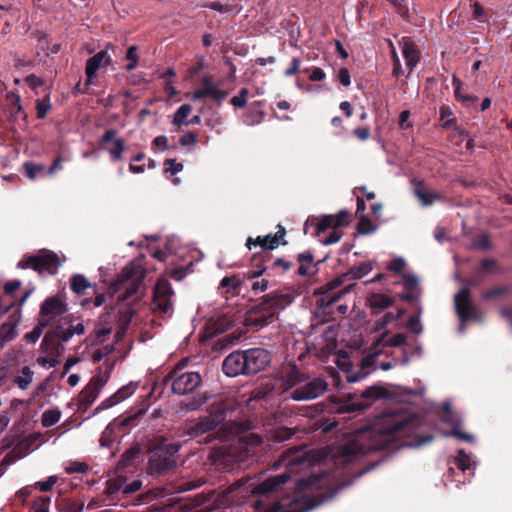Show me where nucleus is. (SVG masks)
<instances>
[{
    "label": "nucleus",
    "mask_w": 512,
    "mask_h": 512,
    "mask_svg": "<svg viewBox=\"0 0 512 512\" xmlns=\"http://www.w3.org/2000/svg\"><path fill=\"white\" fill-rule=\"evenodd\" d=\"M421 419L418 415H400L388 417L367 434L348 440L337 449L336 458L348 464L358 456L371 451H395L404 447H419L432 441L433 436H420L418 429Z\"/></svg>",
    "instance_id": "obj_1"
},
{
    "label": "nucleus",
    "mask_w": 512,
    "mask_h": 512,
    "mask_svg": "<svg viewBox=\"0 0 512 512\" xmlns=\"http://www.w3.org/2000/svg\"><path fill=\"white\" fill-rule=\"evenodd\" d=\"M292 302L293 296L290 293L274 291L266 294L248 309L244 323L256 329L267 326L275 320L279 310L285 309Z\"/></svg>",
    "instance_id": "obj_2"
},
{
    "label": "nucleus",
    "mask_w": 512,
    "mask_h": 512,
    "mask_svg": "<svg viewBox=\"0 0 512 512\" xmlns=\"http://www.w3.org/2000/svg\"><path fill=\"white\" fill-rule=\"evenodd\" d=\"M21 286V281L18 279L11 280L5 283L2 291V315L8 313L13 308L10 315V321L2 324V342L10 341L17 335L16 326L21 319L20 307L26 302L32 293V290H27L23 295L14 299V292Z\"/></svg>",
    "instance_id": "obj_3"
},
{
    "label": "nucleus",
    "mask_w": 512,
    "mask_h": 512,
    "mask_svg": "<svg viewBox=\"0 0 512 512\" xmlns=\"http://www.w3.org/2000/svg\"><path fill=\"white\" fill-rule=\"evenodd\" d=\"M187 360L177 363L162 379V384L171 383L174 394L186 395L195 391L202 383L198 372L185 370Z\"/></svg>",
    "instance_id": "obj_4"
},
{
    "label": "nucleus",
    "mask_w": 512,
    "mask_h": 512,
    "mask_svg": "<svg viewBox=\"0 0 512 512\" xmlns=\"http://www.w3.org/2000/svg\"><path fill=\"white\" fill-rule=\"evenodd\" d=\"M61 265L59 256L48 249H41L35 254H26L18 262L17 267L21 269H33L39 275H56Z\"/></svg>",
    "instance_id": "obj_5"
},
{
    "label": "nucleus",
    "mask_w": 512,
    "mask_h": 512,
    "mask_svg": "<svg viewBox=\"0 0 512 512\" xmlns=\"http://www.w3.org/2000/svg\"><path fill=\"white\" fill-rule=\"evenodd\" d=\"M103 366L104 369L100 367L97 374L90 379L88 384L79 393L77 401L78 410L86 411L96 400L101 389L109 380L110 374L114 368V362L106 360Z\"/></svg>",
    "instance_id": "obj_6"
},
{
    "label": "nucleus",
    "mask_w": 512,
    "mask_h": 512,
    "mask_svg": "<svg viewBox=\"0 0 512 512\" xmlns=\"http://www.w3.org/2000/svg\"><path fill=\"white\" fill-rule=\"evenodd\" d=\"M180 449L178 443L163 444L152 450L149 458V469L153 475H162L177 465L176 454Z\"/></svg>",
    "instance_id": "obj_7"
},
{
    "label": "nucleus",
    "mask_w": 512,
    "mask_h": 512,
    "mask_svg": "<svg viewBox=\"0 0 512 512\" xmlns=\"http://www.w3.org/2000/svg\"><path fill=\"white\" fill-rule=\"evenodd\" d=\"M390 393L389 391L380 386V385H373L371 387H368L365 389L361 395L360 400L353 401L351 398L340 402L337 407L338 413H355L365 410L366 408L370 407L373 402L379 399H385L389 398Z\"/></svg>",
    "instance_id": "obj_8"
},
{
    "label": "nucleus",
    "mask_w": 512,
    "mask_h": 512,
    "mask_svg": "<svg viewBox=\"0 0 512 512\" xmlns=\"http://www.w3.org/2000/svg\"><path fill=\"white\" fill-rule=\"evenodd\" d=\"M350 214L346 210L339 211L336 215H323L321 217H309L304 224V233L308 234L311 227L314 228L313 236L318 237L328 229H338L349 224Z\"/></svg>",
    "instance_id": "obj_9"
},
{
    "label": "nucleus",
    "mask_w": 512,
    "mask_h": 512,
    "mask_svg": "<svg viewBox=\"0 0 512 512\" xmlns=\"http://www.w3.org/2000/svg\"><path fill=\"white\" fill-rule=\"evenodd\" d=\"M454 307L455 313L462 323L469 321L480 322L482 320L481 312L471 298L469 287H462L454 295Z\"/></svg>",
    "instance_id": "obj_10"
},
{
    "label": "nucleus",
    "mask_w": 512,
    "mask_h": 512,
    "mask_svg": "<svg viewBox=\"0 0 512 512\" xmlns=\"http://www.w3.org/2000/svg\"><path fill=\"white\" fill-rule=\"evenodd\" d=\"M454 307L455 313L462 323L469 321L480 322L482 320L481 312L471 298L469 287H462L454 295Z\"/></svg>",
    "instance_id": "obj_11"
},
{
    "label": "nucleus",
    "mask_w": 512,
    "mask_h": 512,
    "mask_svg": "<svg viewBox=\"0 0 512 512\" xmlns=\"http://www.w3.org/2000/svg\"><path fill=\"white\" fill-rule=\"evenodd\" d=\"M174 291L166 279H159L154 287L152 311L154 313L171 316L173 313L172 297Z\"/></svg>",
    "instance_id": "obj_12"
},
{
    "label": "nucleus",
    "mask_w": 512,
    "mask_h": 512,
    "mask_svg": "<svg viewBox=\"0 0 512 512\" xmlns=\"http://www.w3.org/2000/svg\"><path fill=\"white\" fill-rule=\"evenodd\" d=\"M327 389V381L322 377H315L293 389L289 397L295 401H309L320 397Z\"/></svg>",
    "instance_id": "obj_13"
},
{
    "label": "nucleus",
    "mask_w": 512,
    "mask_h": 512,
    "mask_svg": "<svg viewBox=\"0 0 512 512\" xmlns=\"http://www.w3.org/2000/svg\"><path fill=\"white\" fill-rule=\"evenodd\" d=\"M118 131L108 129L99 139V148L107 150L112 161H121L125 150V141L122 138H116Z\"/></svg>",
    "instance_id": "obj_14"
},
{
    "label": "nucleus",
    "mask_w": 512,
    "mask_h": 512,
    "mask_svg": "<svg viewBox=\"0 0 512 512\" xmlns=\"http://www.w3.org/2000/svg\"><path fill=\"white\" fill-rule=\"evenodd\" d=\"M68 304L59 294L47 297L40 306V320H49V325L56 317L65 314Z\"/></svg>",
    "instance_id": "obj_15"
},
{
    "label": "nucleus",
    "mask_w": 512,
    "mask_h": 512,
    "mask_svg": "<svg viewBox=\"0 0 512 512\" xmlns=\"http://www.w3.org/2000/svg\"><path fill=\"white\" fill-rule=\"evenodd\" d=\"M244 355L249 375L263 371L271 362L270 352L263 348L244 350Z\"/></svg>",
    "instance_id": "obj_16"
},
{
    "label": "nucleus",
    "mask_w": 512,
    "mask_h": 512,
    "mask_svg": "<svg viewBox=\"0 0 512 512\" xmlns=\"http://www.w3.org/2000/svg\"><path fill=\"white\" fill-rule=\"evenodd\" d=\"M222 371L228 377L249 375L244 351L237 350L225 357L222 363Z\"/></svg>",
    "instance_id": "obj_17"
},
{
    "label": "nucleus",
    "mask_w": 512,
    "mask_h": 512,
    "mask_svg": "<svg viewBox=\"0 0 512 512\" xmlns=\"http://www.w3.org/2000/svg\"><path fill=\"white\" fill-rule=\"evenodd\" d=\"M202 87L192 93L191 99L198 101L204 98H211L218 103H221L228 96V91L221 90L213 83L211 77L205 76L201 80Z\"/></svg>",
    "instance_id": "obj_18"
},
{
    "label": "nucleus",
    "mask_w": 512,
    "mask_h": 512,
    "mask_svg": "<svg viewBox=\"0 0 512 512\" xmlns=\"http://www.w3.org/2000/svg\"><path fill=\"white\" fill-rule=\"evenodd\" d=\"M271 252H256L251 257L250 269L244 274L247 279H255L268 276V264H270Z\"/></svg>",
    "instance_id": "obj_19"
},
{
    "label": "nucleus",
    "mask_w": 512,
    "mask_h": 512,
    "mask_svg": "<svg viewBox=\"0 0 512 512\" xmlns=\"http://www.w3.org/2000/svg\"><path fill=\"white\" fill-rule=\"evenodd\" d=\"M290 507L286 503L273 500L266 512H306L318 505L317 502L310 498L292 501Z\"/></svg>",
    "instance_id": "obj_20"
},
{
    "label": "nucleus",
    "mask_w": 512,
    "mask_h": 512,
    "mask_svg": "<svg viewBox=\"0 0 512 512\" xmlns=\"http://www.w3.org/2000/svg\"><path fill=\"white\" fill-rule=\"evenodd\" d=\"M235 410V402L231 399H220L211 403L207 409L208 416L218 426L223 423L228 415Z\"/></svg>",
    "instance_id": "obj_21"
},
{
    "label": "nucleus",
    "mask_w": 512,
    "mask_h": 512,
    "mask_svg": "<svg viewBox=\"0 0 512 512\" xmlns=\"http://www.w3.org/2000/svg\"><path fill=\"white\" fill-rule=\"evenodd\" d=\"M137 389V385L134 383H129L128 385L122 386L118 391H116L110 397L104 399L93 411V415L100 413L103 410L109 409L116 404L124 401L128 397H130Z\"/></svg>",
    "instance_id": "obj_22"
},
{
    "label": "nucleus",
    "mask_w": 512,
    "mask_h": 512,
    "mask_svg": "<svg viewBox=\"0 0 512 512\" xmlns=\"http://www.w3.org/2000/svg\"><path fill=\"white\" fill-rule=\"evenodd\" d=\"M218 425L208 415L191 420L186 425V434L191 438L200 437L214 431Z\"/></svg>",
    "instance_id": "obj_23"
},
{
    "label": "nucleus",
    "mask_w": 512,
    "mask_h": 512,
    "mask_svg": "<svg viewBox=\"0 0 512 512\" xmlns=\"http://www.w3.org/2000/svg\"><path fill=\"white\" fill-rule=\"evenodd\" d=\"M290 479L289 472L272 476L259 483L252 489V493L269 497L270 493L276 492L279 487Z\"/></svg>",
    "instance_id": "obj_24"
},
{
    "label": "nucleus",
    "mask_w": 512,
    "mask_h": 512,
    "mask_svg": "<svg viewBox=\"0 0 512 512\" xmlns=\"http://www.w3.org/2000/svg\"><path fill=\"white\" fill-rule=\"evenodd\" d=\"M111 57L106 50H101L96 53L94 56L90 57L86 61L85 73H86V83L85 85H91L93 83V78L96 76L97 70L102 66L109 65L111 63Z\"/></svg>",
    "instance_id": "obj_25"
},
{
    "label": "nucleus",
    "mask_w": 512,
    "mask_h": 512,
    "mask_svg": "<svg viewBox=\"0 0 512 512\" xmlns=\"http://www.w3.org/2000/svg\"><path fill=\"white\" fill-rule=\"evenodd\" d=\"M136 268L135 267H126L122 271V280L128 281V286L125 288V291L120 296L122 300H128L130 297H132L136 292L138 291L140 284L142 282L143 275L136 276Z\"/></svg>",
    "instance_id": "obj_26"
},
{
    "label": "nucleus",
    "mask_w": 512,
    "mask_h": 512,
    "mask_svg": "<svg viewBox=\"0 0 512 512\" xmlns=\"http://www.w3.org/2000/svg\"><path fill=\"white\" fill-rule=\"evenodd\" d=\"M280 461L289 472H293L297 466L306 462V451L300 447H293L281 455Z\"/></svg>",
    "instance_id": "obj_27"
},
{
    "label": "nucleus",
    "mask_w": 512,
    "mask_h": 512,
    "mask_svg": "<svg viewBox=\"0 0 512 512\" xmlns=\"http://www.w3.org/2000/svg\"><path fill=\"white\" fill-rule=\"evenodd\" d=\"M402 54L405 59L406 67L409 73H411L420 61V51L411 39L404 38L402 43Z\"/></svg>",
    "instance_id": "obj_28"
},
{
    "label": "nucleus",
    "mask_w": 512,
    "mask_h": 512,
    "mask_svg": "<svg viewBox=\"0 0 512 512\" xmlns=\"http://www.w3.org/2000/svg\"><path fill=\"white\" fill-rule=\"evenodd\" d=\"M340 281L338 279L331 281L327 284L329 286L325 291H320V298L317 299V306L320 309L326 310L330 308L334 303H336L341 298L340 292H334L333 289L339 285Z\"/></svg>",
    "instance_id": "obj_29"
},
{
    "label": "nucleus",
    "mask_w": 512,
    "mask_h": 512,
    "mask_svg": "<svg viewBox=\"0 0 512 512\" xmlns=\"http://www.w3.org/2000/svg\"><path fill=\"white\" fill-rule=\"evenodd\" d=\"M414 195L425 207L433 205L436 201L445 200V196L438 192H429L426 190L423 181H419L414 188Z\"/></svg>",
    "instance_id": "obj_30"
},
{
    "label": "nucleus",
    "mask_w": 512,
    "mask_h": 512,
    "mask_svg": "<svg viewBox=\"0 0 512 512\" xmlns=\"http://www.w3.org/2000/svg\"><path fill=\"white\" fill-rule=\"evenodd\" d=\"M7 109L5 113L8 114L10 120L17 122L22 119L25 120L26 114L20 104V97L14 93H8L6 96Z\"/></svg>",
    "instance_id": "obj_31"
},
{
    "label": "nucleus",
    "mask_w": 512,
    "mask_h": 512,
    "mask_svg": "<svg viewBox=\"0 0 512 512\" xmlns=\"http://www.w3.org/2000/svg\"><path fill=\"white\" fill-rule=\"evenodd\" d=\"M278 231L275 234H268L263 236V244L261 251H269L278 248L280 245H286L287 241L285 240L286 230L282 225L277 226Z\"/></svg>",
    "instance_id": "obj_32"
},
{
    "label": "nucleus",
    "mask_w": 512,
    "mask_h": 512,
    "mask_svg": "<svg viewBox=\"0 0 512 512\" xmlns=\"http://www.w3.org/2000/svg\"><path fill=\"white\" fill-rule=\"evenodd\" d=\"M44 352L57 359L64 353L65 347L62 342L52 336L51 333H46L41 344Z\"/></svg>",
    "instance_id": "obj_33"
},
{
    "label": "nucleus",
    "mask_w": 512,
    "mask_h": 512,
    "mask_svg": "<svg viewBox=\"0 0 512 512\" xmlns=\"http://www.w3.org/2000/svg\"><path fill=\"white\" fill-rule=\"evenodd\" d=\"M268 265V276H280L293 267V262L285 258H274L271 254L270 264Z\"/></svg>",
    "instance_id": "obj_34"
},
{
    "label": "nucleus",
    "mask_w": 512,
    "mask_h": 512,
    "mask_svg": "<svg viewBox=\"0 0 512 512\" xmlns=\"http://www.w3.org/2000/svg\"><path fill=\"white\" fill-rule=\"evenodd\" d=\"M146 413V409L141 408L136 412H131L127 414L125 417H118L114 420V424L118 425L123 433L126 432L127 429L135 426L137 424V420L140 416Z\"/></svg>",
    "instance_id": "obj_35"
},
{
    "label": "nucleus",
    "mask_w": 512,
    "mask_h": 512,
    "mask_svg": "<svg viewBox=\"0 0 512 512\" xmlns=\"http://www.w3.org/2000/svg\"><path fill=\"white\" fill-rule=\"evenodd\" d=\"M369 305L372 309L383 310L390 307L393 304V300L390 296L382 293H373L368 298Z\"/></svg>",
    "instance_id": "obj_36"
},
{
    "label": "nucleus",
    "mask_w": 512,
    "mask_h": 512,
    "mask_svg": "<svg viewBox=\"0 0 512 512\" xmlns=\"http://www.w3.org/2000/svg\"><path fill=\"white\" fill-rule=\"evenodd\" d=\"M297 261L300 263V266L297 269V274L299 276L305 277L312 274L308 270V266H310L314 261V255L311 251L299 253L297 255Z\"/></svg>",
    "instance_id": "obj_37"
},
{
    "label": "nucleus",
    "mask_w": 512,
    "mask_h": 512,
    "mask_svg": "<svg viewBox=\"0 0 512 512\" xmlns=\"http://www.w3.org/2000/svg\"><path fill=\"white\" fill-rule=\"evenodd\" d=\"M91 284L82 274H75L70 279V288L77 295H83Z\"/></svg>",
    "instance_id": "obj_38"
},
{
    "label": "nucleus",
    "mask_w": 512,
    "mask_h": 512,
    "mask_svg": "<svg viewBox=\"0 0 512 512\" xmlns=\"http://www.w3.org/2000/svg\"><path fill=\"white\" fill-rule=\"evenodd\" d=\"M512 292V284H504L487 290L482 294L484 301L496 300Z\"/></svg>",
    "instance_id": "obj_39"
},
{
    "label": "nucleus",
    "mask_w": 512,
    "mask_h": 512,
    "mask_svg": "<svg viewBox=\"0 0 512 512\" xmlns=\"http://www.w3.org/2000/svg\"><path fill=\"white\" fill-rule=\"evenodd\" d=\"M220 286L223 289H226L225 293L236 295L239 293V290L242 286V280L238 275H233L230 277L227 276L221 280Z\"/></svg>",
    "instance_id": "obj_40"
},
{
    "label": "nucleus",
    "mask_w": 512,
    "mask_h": 512,
    "mask_svg": "<svg viewBox=\"0 0 512 512\" xmlns=\"http://www.w3.org/2000/svg\"><path fill=\"white\" fill-rule=\"evenodd\" d=\"M372 270L370 262H362L360 265L350 268L342 277L349 280L361 279Z\"/></svg>",
    "instance_id": "obj_41"
},
{
    "label": "nucleus",
    "mask_w": 512,
    "mask_h": 512,
    "mask_svg": "<svg viewBox=\"0 0 512 512\" xmlns=\"http://www.w3.org/2000/svg\"><path fill=\"white\" fill-rule=\"evenodd\" d=\"M452 82H453V85L455 86L454 94H455V98L457 101L462 102L467 107H471L477 102V100H478L477 96L469 95V94H465V95L461 94V92H460L461 81L457 78V76H455V75L453 76Z\"/></svg>",
    "instance_id": "obj_42"
},
{
    "label": "nucleus",
    "mask_w": 512,
    "mask_h": 512,
    "mask_svg": "<svg viewBox=\"0 0 512 512\" xmlns=\"http://www.w3.org/2000/svg\"><path fill=\"white\" fill-rule=\"evenodd\" d=\"M191 111L192 107L190 104L181 105L174 113L172 124L177 127L187 126V117L190 115Z\"/></svg>",
    "instance_id": "obj_43"
},
{
    "label": "nucleus",
    "mask_w": 512,
    "mask_h": 512,
    "mask_svg": "<svg viewBox=\"0 0 512 512\" xmlns=\"http://www.w3.org/2000/svg\"><path fill=\"white\" fill-rule=\"evenodd\" d=\"M478 272L482 274L494 273L501 274L503 271L499 266V263L496 259L493 258H484L481 260Z\"/></svg>",
    "instance_id": "obj_44"
},
{
    "label": "nucleus",
    "mask_w": 512,
    "mask_h": 512,
    "mask_svg": "<svg viewBox=\"0 0 512 512\" xmlns=\"http://www.w3.org/2000/svg\"><path fill=\"white\" fill-rule=\"evenodd\" d=\"M377 226L372 223L370 218L365 215H361L359 217V222L357 224L356 230L361 235H366L375 232Z\"/></svg>",
    "instance_id": "obj_45"
},
{
    "label": "nucleus",
    "mask_w": 512,
    "mask_h": 512,
    "mask_svg": "<svg viewBox=\"0 0 512 512\" xmlns=\"http://www.w3.org/2000/svg\"><path fill=\"white\" fill-rule=\"evenodd\" d=\"M31 382L32 371L28 366L23 367L22 375H18L14 378V383L22 390H26Z\"/></svg>",
    "instance_id": "obj_46"
},
{
    "label": "nucleus",
    "mask_w": 512,
    "mask_h": 512,
    "mask_svg": "<svg viewBox=\"0 0 512 512\" xmlns=\"http://www.w3.org/2000/svg\"><path fill=\"white\" fill-rule=\"evenodd\" d=\"M119 491L124 492V478L117 477L114 479H109L106 482L105 493L108 496H113L114 494L118 493Z\"/></svg>",
    "instance_id": "obj_47"
},
{
    "label": "nucleus",
    "mask_w": 512,
    "mask_h": 512,
    "mask_svg": "<svg viewBox=\"0 0 512 512\" xmlns=\"http://www.w3.org/2000/svg\"><path fill=\"white\" fill-rule=\"evenodd\" d=\"M49 326V320H39L38 324L29 333H26L24 338L27 342L35 343L41 336L43 329Z\"/></svg>",
    "instance_id": "obj_48"
},
{
    "label": "nucleus",
    "mask_w": 512,
    "mask_h": 512,
    "mask_svg": "<svg viewBox=\"0 0 512 512\" xmlns=\"http://www.w3.org/2000/svg\"><path fill=\"white\" fill-rule=\"evenodd\" d=\"M50 502L49 496H39L32 502L29 512H49Z\"/></svg>",
    "instance_id": "obj_49"
},
{
    "label": "nucleus",
    "mask_w": 512,
    "mask_h": 512,
    "mask_svg": "<svg viewBox=\"0 0 512 512\" xmlns=\"http://www.w3.org/2000/svg\"><path fill=\"white\" fill-rule=\"evenodd\" d=\"M61 417V412L59 410L50 409L43 413L42 415V425L43 427H51L55 425Z\"/></svg>",
    "instance_id": "obj_50"
},
{
    "label": "nucleus",
    "mask_w": 512,
    "mask_h": 512,
    "mask_svg": "<svg viewBox=\"0 0 512 512\" xmlns=\"http://www.w3.org/2000/svg\"><path fill=\"white\" fill-rule=\"evenodd\" d=\"M269 276H261L259 278L250 279L251 283V291L255 294L265 292L270 287Z\"/></svg>",
    "instance_id": "obj_51"
},
{
    "label": "nucleus",
    "mask_w": 512,
    "mask_h": 512,
    "mask_svg": "<svg viewBox=\"0 0 512 512\" xmlns=\"http://www.w3.org/2000/svg\"><path fill=\"white\" fill-rule=\"evenodd\" d=\"M25 174L31 180H34L40 173L44 172L45 166L42 164H36L33 162H25L23 164Z\"/></svg>",
    "instance_id": "obj_52"
},
{
    "label": "nucleus",
    "mask_w": 512,
    "mask_h": 512,
    "mask_svg": "<svg viewBox=\"0 0 512 512\" xmlns=\"http://www.w3.org/2000/svg\"><path fill=\"white\" fill-rule=\"evenodd\" d=\"M54 338L59 340L60 342H68L72 336L74 335L72 329L68 327L67 329L63 328L62 325H57L53 331L50 332Z\"/></svg>",
    "instance_id": "obj_53"
},
{
    "label": "nucleus",
    "mask_w": 512,
    "mask_h": 512,
    "mask_svg": "<svg viewBox=\"0 0 512 512\" xmlns=\"http://www.w3.org/2000/svg\"><path fill=\"white\" fill-rule=\"evenodd\" d=\"M51 110V104L48 97L36 101V114L38 119H44Z\"/></svg>",
    "instance_id": "obj_54"
},
{
    "label": "nucleus",
    "mask_w": 512,
    "mask_h": 512,
    "mask_svg": "<svg viewBox=\"0 0 512 512\" xmlns=\"http://www.w3.org/2000/svg\"><path fill=\"white\" fill-rule=\"evenodd\" d=\"M455 464L461 471H466L471 467V458L464 450H459L455 457Z\"/></svg>",
    "instance_id": "obj_55"
},
{
    "label": "nucleus",
    "mask_w": 512,
    "mask_h": 512,
    "mask_svg": "<svg viewBox=\"0 0 512 512\" xmlns=\"http://www.w3.org/2000/svg\"><path fill=\"white\" fill-rule=\"evenodd\" d=\"M249 90L247 88H241L238 95L231 98L230 103L236 108H244L247 104V97Z\"/></svg>",
    "instance_id": "obj_56"
},
{
    "label": "nucleus",
    "mask_w": 512,
    "mask_h": 512,
    "mask_svg": "<svg viewBox=\"0 0 512 512\" xmlns=\"http://www.w3.org/2000/svg\"><path fill=\"white\" fill-rule=\"evenodd\" d=\"M89 469V466L85 462H79V461H71L69 464L65 467V471L67 474H74V473H86Z\"/></svg>",
    "instance_id": "obj_57"
},
{
    "label": "nucleus",
    "mask_w": 512,
    "mask_h": 512,
    "mask_svg": "<svg viewBox=\"0 0 512 512\" xmlns=\"http://www.w3.org/2000/svg\"><path fill=\"white\" fill-rule=\"evenodd\" d=\"M473 246L477 249L487 251L492 248V243L488 234H482L473 241Z\"/></svg>",
    "instance_id": "obj_58"
},
{
    "label": "nucleus",
    "mask_w": 512,
    "mask_h": 512,
    "mask_svg": "<svg viewBox=\"0 0 512 512\" xmlns=\"http://www.w3.org/2000/svg\"><path fill=\"white\" fill-rule=\"evenodd\" d=\"M198 143V135L193 131L185 133L179 139V144L183 147L194 146Z\"/></svg>",
    "instance_id": "obj_59"
},
{
    "label": "nucleus",
    "mask_w": 512,
    "mask_h": 512,
    "mask_svg": "<svg viewBox=\"0 0 512 512\" xmlns=\"http://www.w3.org/2000/svg\"><path fill=\"white\" fill-rule=\"evenodd\" d=\"M58 477L53 475L49 476L45 481H39L35 483V487L42 492H48L57 483Z\"/></svg>",
    "instance_id": "obj_60"
},
{
    "label": "nucleus",
    "mask_w": 512,
    "mask_h": 512,
    "mask_svg": "<svg viewBox=\"0 0 512 512\" xmlns=\"http://www.w3.org/2000/svg\"><path fill=\"white\" fill-rule=\"evenodd\" d=\"M165 172H170L171 175H176L183 170V164L176 162L175 159H166L164 162Z\"/></svg>",
    "instance_id": "obj_61"
},
{
    "label": "nucleus",
    "mask_w": 512,
    "mask_h": 512,
    "mask_svg": "<svg viewBox=\"0 0 512 512\" xmlns=\"http://www.w3.org/2000/svg\"><path fill=\"white\" fill-rule=\"evenodd\" d=\"M397 12L404 18L408 17L409 8L407 0H389Z\"/></svg>",
    "instance_id": "obj_62"
},
{
    "label": "nucleus",
    "mask_w": 512,
    "mask_h": 512,
    "mask_svg": "<svg viewBox=\"0 0 512 512\" xmlns=\"http://www.w3.org/2000/svg\"><path fill=\"white\" fill-rule=\"evenodd\" d=\"M406 343V336L402 333L394 334L386 342L385 346L400 347Z\"/></svg>",
    "instance_id": "obj_63"
},
{
    "label": "nucleus",
    "mask_w": 512,
    "mask_h": 512,
    "mask_svg": "<svg viewBox=\"0 0 512 512\" xmlns=\"http://www.w3.org/2000/svg\"><path fill=\"white\" fill-rule=\"evenodd\" d=\"M418 286V279L411 274L403 276V287L406 291H414Z\"/></svg>",
    "instance_id": "obj_64"
}]
</instances>
